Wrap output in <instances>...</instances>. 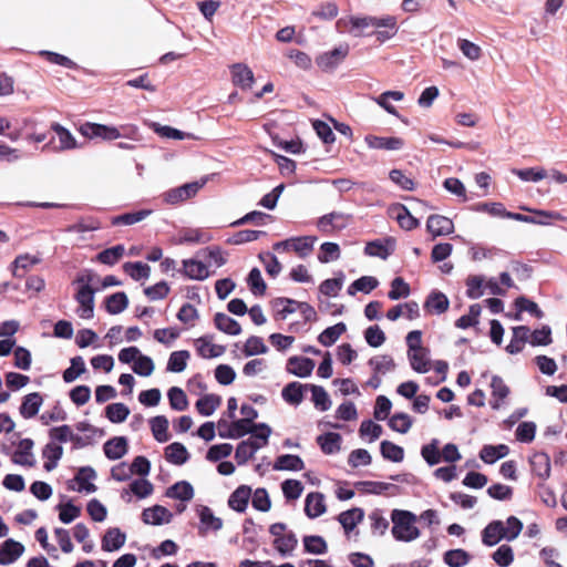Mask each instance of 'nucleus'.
Here are the masks:
<instances>
[{"label": "nucleus", "instance_id": "1", "mask_svg": "<svg viewBox=\"0 0 567 567\" xmlns=\"http://www.w3.org/2000/svg\"><path fill=\"white\" fill-rule=\"evenodd\" d=\"M337 28L341 32H349L354 37H363L365 30L373 28L379 42L392 39L398 32V19L394 16H348L337 21Z\"/></svg>", "mask_w": 567, "mask_h": 567}, {"label": "nucleus", "instance_id": "2", "mask_svg": "<svg viewBox=\"0 0 567 567\" xmlns=\"http://www.w3.org/2000/svg\"><path fill=\"white\" fill-rule=\"evenodd\" d=\"M393 537L399 542L410 543L421 535L416 526L417 517L410 511L393 509L391 513Z\"/></svg>", "mask_w": 567, "mask_h": 567}, {"label": "nucleus", "instance_id": "3", "mask_svg": "<svg viewBox=\"0 0 567 567\" xmlns=\"http://www.w3.org/2000/svg\"><path fill=\"white\" fill-rule=\"evenodd\" d=\"M316 241V236L291 237L276 243L274 249L284 252L293 251L298 257L306 258L312 252Z\"/></svg>", "mask_w": 567, "mask_h": 567}, {"label": "nucleus", "instance_id": "4", "mask_svg": "<svg viewBox=\"0 0 567 567\" xmlns=\"http://www.w3.org/2000/svg\"><path fill=\"white\" fill-rule=\"evenodd\" d=\"M51 127L54 131L56 138H51V141L43 146V150L52 147L54 151H68L78 147L76 140L69 130L58 123L52 124Z\"/></svg>", "mask_w": 567, "mask_h": 567}, {"label": "nucleus", "instance_id": "5", "mask_svg": "<svg viewBox=\"0 0 567 567\" xmlns=\"http://www.w3.org/2000/svg\"><path fill=\"white\" fill-rule=\"evenodd\" d=\"M79 131L87 138L100 137L105 141H113L122 136V133L117 127L97 123H85L80 126Z\"/></svg>", "mask_w": 567, "mask_h": 567}, {"label": "nucleus", "instance_id": "6", "mask_svg": "<svg viewBox=\"0 0 567 567\" xmlns=\"http://www.w3.org/2000/svg\"><path fill=\"white\" fill-rule=\"evenodd\" d=\"M351 216L342 212H332L321 216L317 220V227L320 231L330 234L336 230L346 228L350 221Z\"/></svg>", "mask_w": 567, "mask_h": 567}, {"label": "nucleus", "instance_id": "7", "mask_svg": "<svg viewBox=\"0 0 567 567\" xmlns=\"http://www.w3.org/2000/svg\"><path fill=\"white\" fill-rule=\"evenodd\" d=\"M255 424H250L245 420H236L231 423L220 420L218 422V434L223 439H240L244 435L252 432Z\"/></svg>", "mask_w": 567, "mask_h": 567}, {"label": "nucleus", "instance_id": "8", "mask_svg": "<svg viewBox=\"0 0 567 567\" xmlns=\"http://www.w3.org/2000/svg\"><path fill=\"white\" fill-rule=\"evenodd\" d=\"M509 394L511 389L505 381L498 375H493L491 381V408L493 410L503 409L507 404Z\"/></svg>", "mask_w": 567, "mask_h": 567}, {"label": "nucleus", "instance_id": "9", "mask_svg": "<svg viewBox=\"0 0 567 567\" xmlns=\"http://www.w3.org/2000/svg\"><path fill=\"white\" fill-rule=\"evenodd\" d=\"M96 289L78 288L74 299L79 303L76 313L82 319H92L94 316V295Z\"/></svg>", "mask_w": 567, "mask_h": 567}, {"label": "nucleus", "instance_id": "10", "mask_svg": "<svg viewBox=\"0 0 567 567\" xmlns=\"http://www.w3.org/2000/svg\"><path fill=\"white\" fill-rule=\"evenodd\" d=\"M367 146L371 150L400 151L404 146V140L395 136H378L368 134L364 137Z\"/></svg>", "mask_w": 567, "mask_h": 567}, {"label": "nucleus", "instance_id": "11", "mask_svg": "<svg viewBox=\"0 0 567 567\" xmlns=\"http://www.w3.org/2000/svg\"><path fill=\"white\" fill-rule=\"evenodd\" d=\"M205 181L187 183L181 187L174 188L165 193V200L169 204H176L194 197L198 190L205 185Z\"/></svg>", "mask_w": 567, "mask_h": 567}, {"label": "nucleus", "instance_id": "12", "mask_svg": "<svg viewBox=\"0 0 567 567\" xmlns=\"http://www.w3.org/2000/svg\"><path fill=\"white\" fill-rule=\"evenodd\" d=\"M349 53L348 45H341L331 51L320 54L316 63L323 71H331L339 65Z\"/></svg>", "mask_w": 567, "mask_h": 567}, {"label": "nucleus", "instance_id": "13", "mask_svg": "<svg viewBox=\"0 0 567 567\" xmlns=\"http://www.w3.org/2000/svg\"><path fill=\"white\" fill-rule=\"evenodd\" d=\"M427 231L435 238L454 231L452 219L442 215H431L426 221Z\"/></svg>", "mask_w": 567, "mask_h": 567}, {"label": "nucleus", "instance_id": "14", "mask_svg": "<svg viewBox=\"0 0 567 567\" xmlns=\"http://www.w3.org/2000/svg\"><path fill=\"white\" fill-rule=\"evenodd\" d=\"M173 513L166 507L154 505L145 508L142 513V520L147 525H164L171 523Z\"/></svg>", "mask_w": 567, "mask_h": 567}, {"label": "nucleus", "instance_id": "15", "mask_svg": "<svg viewBox=\"0 0 567 567\" xmlns=\"http://www.w3.org/2000/svg\"><path fill=\"white\" fill-rule=\"evenodd\" d=\"M33 441L23 439L19 442L17 450L12 455V462L18 465L32 467L35 465V458L32 453Z\"/></svg>", "mask_w": 567, "mask_h": 567}, {"label": "nucleus", "instance_id": "16", "mask_svg": "<svg viewBox=\"0 0 567 567\" xmlns=\"http://www.w3.org/2000/svg\"><path fill=\"white\" fill-rule=\"evenodd\" d=\"M196 351L204 359H213L223 355L226 348L221 344H215L210 337H200L195 341Z\"/></svg>", "mask_w": 567, "mask_h": 567}, {"label": "nucleus", "instance_id": "17", "mask_svg": "<svg viewBox=\"0 0 567 567\" xmlns=\"http://www.w3.org/2000/svg\"><path fill=\"white\" fill-rule=\"evenodd\" d=\"M327 511L324 495L319 492H311L305 499V513L309 518H317Z\"/></svg>", "mask_w": 567, "mask_h": 567}, {"label": "nucleus", "instance_id": "18", "mask_svg": "<svg viewBox=\"0 0 567 567\" xmlns=\"http://www.w3.org/2000/svg\"><path fill=\"white\" fill-rule=\"evenodd\" d=\"M233 83L243 90H248L254 84V73L250 68L243 63H236L230 68Z\"/></svg>", "mask_w": 567, "mask_h": 567}, {"label": "nucleus", "instance_id": "19", "mask_svg": "<svg viewBox=\"0 0 567 567\" xmlns=\"http://www.w3.org/2000/svg\"><path fill=\"white\" fill-rule=\"evenodd\" d=\"M315 361L305 357H291L287 362V371L299 378L309 377L315 369Z\"/></svg>", "mask_w": 567, "mask_h": 567}, {"label": "nucleus", "instance_id": "20", "mask_svg": "<svg viewBox=\"0 0 567 567\" xmlns=\"http://www.w3.org/2000/svg\"><path fill=\"white\" fill-rule=\"evenodd\" d=\"M183 271L192 280H205L210 276L208 266L194 258L183 260Z\"/></svg>", "mask_w": 567, "mask_h": 567}, {"label": "nucleus", "instance_id": "21", "mask_svg": "<svg viewBox=\"0 0 567 567\" xmlns=\"http://www.w3.org/2000/svg\"><path fill=\"white\" fill-rule=\"evenodd\" d=\"M103 451L109 460L115 461L122 458L128 451L127 440L124 436H115L106 441Z\"/></svg>", "mask_w": 567, "mask_h": 567}, {"label": "nucleus", "instance_id": "22", "mask_svg": "<svg viewBox=\"0 0 567 567\" xmlns=\"http://www.w3.org/2000/svg\"><path fill=\"white\" fill-rule=\"evenodd\" d=\"M24 551V546L13 539H7L0 547V565L14 563Z\"/></svg>", "mask_w": 567, "mask_h": 567}, {"label": "nucleus", "instance_id": "23", "mask_svg": "<svg viewBox=\"0 0 567 567\" xmlns=\"http://www.w3.org/2000/svg\"><path fill=\"white\" fill-rule=\"evenodd\" d=\"M529 463L533 473L542 481H546L550 476V457L548 454L543 452L534 453L529 458Z\"/></svg>", "mask_w": 567, "mask_h": 567}, {"label": "nucleus", "instance_id": "24", "mask_svg": "<svg viewBox=\"0 0 567 567\" xmlns=\"http://www.w3.org/2000/svg\"><path fill=\"white\" fill-rule=\"evenodd\" d=\"M96 478L95 471L90 466L81 467L75 477L74 481L78 483V492H84L86 494L94 493L96 491V486L93 483V481Z\"/></svg>", "mask_w": 567, "mask_h": 567}, {"label": "nucleus", "instance_id": "25", "mask_svg": "<svg viewBox=\"0 0 567 567\" xmlns=\"http://www.w3.org/2000/svg\"><path fill=\"white\" fill-rule=\"evenodd\" d=\"M125 542V533L117 527L109 528L102 538V549L104 551H115L122 548Z\"/></svg>", "mask_w": 567, "mask_h": 567}, {"label": "nucleus", "instance_id": "26", "mask_svg": "<svg viewBox=\"0 0 567 567\" xmlns=\"http://www.w3.org/2000/svg\"><path fill=\"white\" fill-rule=\"evenodd\" d=\"M505 539L504 522L493 520L482 532V542L486 546H494Z\"/></svg>", "mask_w": 567, "mask_h": 567}, {"label": "nucleus", "instance_id": "27", "mask_svg": "<svg viewBox=\"0 0 567 567\" xmlns=\"http://www.w3.org/2000/svg\"><path fill=\"white\" fill-rule=\"evenodd\" d=\"M250 497L251 488L249 486L241 485L230 494L228 505L231 509L243 513L246 511Z\"/></svg>", "mask_w": 567, "mask_h": 567}, {"label": "nucleus", "instance_id": "28", "mask_svg": "<svg viewBox=\"0 0 567 567\" xmlns=\"http://www.w3.org/2000/svg\"><path fill=\"white\" fill-rule=\"evenodd\" d=\"M251 436L245 440L257 452L268 444L271 429L266 423L255 424V429L250 432Z\"/></svg>", "mask_w": 567, "mask_h": 567}, {"label": "nucleus", "instance_id": "29", "mask_svg": "<svg viewBox=\"0 0 567 567\" xmlns=\"http://www.w3.org/2000/svg\"><path fill=\"white\" fill-rule=\"evenodd\" d=\"M43 403V398L40 393L33 392L29 393L23 398V401L20 406V414L24 419H31L35 416Z\"/></svg>", "mask_w": 567, "mask_h": 567}, {"label": "nucleus", "instance_id": "30", "mask_svg": "<svg viewBox=\"0 0 567 567\" xmlns=\"http://www.w3.org/2000/svg\"><path fill=\"white\" fill-rule=\"evenodd\" d=\"M165 458L174 465H183L189 458V453L185 445L174 442L165 447Z\"/></svg>", "mask_w": 567, "mask_h": 567}, {"label": "nucleus", "instance_id": "31", "mask_svg": "<svg viewBox=\"0 0 567 567\" xmlns=\"http://www.w3.org/2000/svg\"><path fill=\"white\" fill-rule=\"evenodd\" d=\"M165 495L169 498L189 502L194 497V488L190 483L181 481L168 487Z\"/></svg>", "mask_w": 567, "mask_h": 567}, {"label": "nucleus", "instance_id": "32", "mask_svg": "<svg viewBox=\"0 0 567 567\" xmlns=\"http://www.w3.org/2000/svg\"><path fill=\"white\" fill-rule=\"evenodd\" d=\"M342 437L339 433L328 432L317 437L321 451L324 454H334L340 451Z\"/></svg>", "mask_w": 567, "mask_h": 567}, {"label": "nucleus", "instance_id": "33", "mask_svg": "<svg viewBox=\"0 0 567 567\" xmlns=\"http://www.w3.org/2000/svg\"><path fill=\"white\" fill-rule=\"evenodd\" d=\"M509 453V447L505 444L484 445L480 452V457L484 463L493 464L505 457Z\"/></svg>", "mask_w": 567, "mask_h": 567}, {"label": "nucleus", "instance_id": "34", "mask_svg": "<svg viewBox=\"0 0 567 567\" xmlns=\"http://www.w3.org/2000/svg\"><path fill=\"white\" fill-rule=\"evenodd\" d=\"M408 358L411 368L419 373H425L430 370L429 350L423 348L421 350L408 351Z\"/></svg>", "mask_w": 567, "mask_h": 567}, {"label": "nucleus", "instance_id": "35", "mask_svg": "<svg viewBox=\"0 0 567 567\" xmlns=\"http://www.w3.org/2000/svg\"><path fill=\"white\" fill-rule=\"evenodd\" d=\"M42 455L45 458L43 467L51 472L58 466L63 455V447L55 443H48L42 451Z\"/></svg>", "mask_w": 567, "mask_h": 567}, {"label": "nucleus", "instance_id": "36", "mask_svg": "<svg viewBox=\"0 0 567 567\" xmlns=\"http://www.w3.org/2000/svg\"><path fill=\"white\" fill-rule=\"evenodd\" d=\"M393 240L386 239L385 243L381 240H374L367 244L364 252L371 257H379L386 259L393 250Z\"/></svg>", "mask_w": 567, "mask_h": 567}, {"label": "nucleus", "instance_id": "37", "mask_svg": "<svg viewBox=\"0 0 567 567\" xmlns=\"http://www.w3.org/2000/svg\"><path fill=\"white\" fill-rule=\"evenodd\" d=\"M308 388L299 382H290L282 389V399L291 405H299L303 400V390Z\"/></svg>", "mask_w": 567, "mask_h": 567}, {"label": "nucleus", "instance_id": "38", "mask_svg": "<svg viewBox=\"0 0 567 567\" xmlns=\"http://www.w3.org/2000/svg\"><path fill=\"white\" fill-rule=\"evenodd\" d=\"M449 306L450 301L447 297L440 291L432 292L424 303V308L427 311L434 312L436 315L444 313L449 309Z\"/></svg>", "mask_w": 567, "mask_h": 567}, {"label": "nucleus", "instance_id": "39", "mask_svg": "<svg viewBox=\"0 0 567 567\" xmlns=\"http://www.w3.org/2000/svg\"><path fill=\"white\" fill-rule=\"evenodd\" d=\"M392 214L400 227L405 230H412L420 225V221L413 217L410 210L403 205L394 207Z\"/></svg>", "mask_w": 567, "mask_h": 567}, {"label": "nucleus", "instance_id": "40", "mask_svg": "<svg viewBox=\"0 0 567 567\" xmlns=\"http://www.w3.org/2000/svg\"><path fill=\"white\" fill-rule=\"evenodd\" d=\"M151 431L154 439L159 443H165L169 440L168 434V420L164 415H157L150 420Z\"/></svg>", "mask_w": 567, "mask_h": 567}, {"label": "nucleus", "instance_id": "41", "mask_svg": "<svg viewBox=\"0 0 567 567\" xmlns=\"http://www.w3.org/2000/svg\"><path fill=\"white\" fill-rule=\"evenodd\" d=\"M303 467V461L298 455L292 454L280 455L274 464V470L277 471H301Z\"/></svg>", "mask_w": 567, "mask_h": 567}, {"label": "nucleus", "instance_id": "42", "mask_svg": "<svg viewBox=\"0 0 567 567\" xmlns=\"http://www.w3.org/2000/svg\"><path fill=\"white\" fill-rule=\"evenodd\" d=\"M272 545L282 557H287L296 549L298 539L292 532H288L286 536L274 539Z\"/></svg>", "mask_w": 567, "mask_h": 567}, {"label": "nucleus", "instance_id": "43", "mask_svg": "<svg viewBox=\"0 0 567 567\" xmlns=\"http://www.w3.org/2000/svg\"><path fill=\"white\" fill-rule=\"evenodd\" d=\"M128 306V298L125 292H115L105 298V309L111 315L123 312Z\"/></svg>", "mask_w": 567, "mask_h": 567}, {"label": "nucleus", "instance_id": "44", "mask_svg": "<svg viewBox=\"0 0 567 567\" xmlns=\"http://www.w3.org/2000/svg\"><path fill=\"white\" fill-rule=\"evenodd\" d=\"M215 326L218 330L230 336H237L241 332L240 324L231 317L221 312L216 313Z\"/></svg>", "mask_w": 567, "mask_h": 567}, {"label": "nucleus", "instance_id": "45", "mask_svg": "<svg viewBox=\"0 0 567 567\" xmlns=\"http://www.w3.org/2000/svg\"><path fill=\"white\" fill-rule=\"evenodd\" d=\"M363 519V511L360 508H352L341 513L338 517L339 523L344 528L346 533H350Z\"/></svg>", "mask_w": 567, "mask_h": 567}, {"label": "nucleus", "instance_id": "46", "mask_svg": "<svg viewBox=\"0 0 567 567\" xmlns=\"http://www.w3.org/2000/svg\"><path fill=\"white\" fill-rule=\"evenodd\" d=\"M40 261L39 258L31 256L29 254L18 256L12 265V275L18 278H22L24 272L30 269L33 265H37Z\"/></svg>", "mask_w": 567, "mask_h": 567}, {"label": "nucleus", "instance_id": "47", "mask_svg": "<svg viewBox=\"0 0 567 567\" xmlns=\"http://www.w3.org/2000/svg\"><path fill=\"white\" fill-rule=\"evenodd\" d=\"M346 324L343 322H339L324 329L319 334L318 341L324 347H330L341 337L343 332H346Z\"/></svg>", "mask_w": 567, "mask_h": 567}, {"label": "nucleus", "instance_id": "48", "mask_svg": "<svg viewBox=\"0 0 567 567\" xmlns=\"http://www.w3.org/2000/svg\"><path fill=\"white\" fill-rule=\"evenodd\" d=\"M220 396L216 394H206L196 402V409L204 416L212 415L220 405Z\"/></svg>", "mask_w": 567, "mask_h": 567}, {"label": "nucleus", "instance_id": "49", "mask_svg": "<svg viewBox=\"0 0 567 567\" xmlns=\"http://www.w3.org/2000/svg\"><path fill=\"white\" fill-rule=\"evenodd\" d=\"M421 455L430 466H434L442 462L440 441L437 439H432L429 444L423 445L421 449Z\"/></svg>", "mask_w": 567, "mask_h": 567}, {"label": "nucleus", "instance_id": "50", "mask_svg": "<svg viewBox=\"0 0 567 567\" xmlns=\"http://www.w3.org/2000/svg\"><path fill=\"white\" fill-rule=\"evenodd\" d=\"M190 354L187 350L174 351L167 361V371L179 373L186 369Z\"/></svg>", "mask_w": 567, "mask_h": 567}, {"label": "nucleus", "instance_id": "51", "mask_svg": "<svg viewBox=\"0 0 567 567\" xmlns=\"http://www.w3.org/2000/svg\"><path fill=\"white\" fill-rule=\"evenodd\" d=\"M152 214L151 209H141L137 212L126 213L112 218L113 225H134L137 224L145 218H147Z\"/></svg>", "mask_w": 567, "mask_h": 567}, {"label": "nucleus", "instance_id": "52", "mask_svg": "<svg viewBox=\"0 0 567 567\" xmlns=\"http://www.w3.org/2000/svg\"><path fill=\"white\" fill-rule=\"evenodd\" d=\"M125 254L123 245H116L97 254L96 259L104 265H115Z\"/></svg>", "mask_w": 567, "mask_h": 567}, {"label": "nucleus", "instance_id": "53", "mask_svg": "<svg viewBox=\"0 0 567 567\" xmlns=\"http://www.w3.org/2000/svg\"><path fill=\"white\" fill-rule=\"evenodd\" d=\"M130 415V409L124 403H111L105 408V416L112 423H122Z\"/></svg>", "mask_w": 567, "mask_h": 567}, {"label": "nucleus", "instance_id": "54", "mask_svg": "<svg viewBox=\"0 0 567 567\" xmlns=\"http://www.w3.org/2000/svg\"><path fill=\"white\" fill-rule=\"evenodd\" d=\"M369 365L372 368L375 374H385L395 368V363L392 357L386 354L371 358L369 360Z\"/></svg>", "mask_w": 567, "mask_h": 567}, {"label": "nucleus", "instance_id": "55", "mask_svg": "<svg viewBox=\"0 0 567 567\" xmlns=\"http://www.w3.org/2000/svg\"><path fill=\"white\" fill-rule=\"evenodd\" d=\"M378 285H379V281H378L377 278L371 277V276H363V277L354 280L350 285V287L348 288V293L349 295H354L358 291H361V292H364V293H369L374 288H377Z\"/></svg>", "mask_w": 567, "mask_h": 567}, {"label": "nucleus", "instance_id": "56", "mask_svg": "<svg viewBox=\"0 0 567 567\" xmlns=\"http://www.w3.org/2000/svg\"><path fill=\"white\" fill-rule=\"evenodd\" d=\"M124 271L134 280L147 279L151 274V268L148 265L143 264L141 261L136 262H125L123 265Z\"/></svg>", "mask_w": 567, "mask_h": 567}, {"label": "nucleus", "instance_id": "57", "mask_svg": "<svg viewBox=\"0 0 567 567\" xmlns=\"http://www.w3.org/2000/svg\"><path fill=\"white\" fill-rule=\"evenodd\" d=\"M380 451L382 456L391 462L399 463L404 458V450L390 441H382Z\"/></svg>", "mask_w": 567, "mask_h": 567}, {"label": "nucleus", "instance_id": "58", "mask_svg": "<svg viewBox=\"0 0 567 567\" xmlns=\"http://www.w3.org/2000/svg\"><path fill=\"white\" fill-rule=\"evenodd\" d=\"M305 551L313 555H322L327 551L328 546L321 536H305L303 539Z\"/></svg>", "mask_w": 567, "mask_h": 567}, {"label": "nucleus", "instance_id": "59", "mask_svg": "<svg viewBox=\"0 0 567 567\" xmlns=\"http://www.w3.org/2000/svg\"><path fill=\"white\" fill-rule=\"evenodd\" d=\"M471 556L464 549H451L444 554V561L450 567H463L468 564Z\"/></svg>", "mask_w": 567, "mask_h": 567}, {"label": "nucleus", "instance_id": "60", "mask_svg": "<svg viewBox=\"0 0 567 567\" xmlns=\"http://www.w3.org/2000/svg\"><path fill=\"white\" fill-rule=\"evenodd\" d=\"M167 396L169 400V405L175 411H184L188 406L187 396L183 389L178 386H173L168 390Z\"/></svg>", "mask_w": 567, "mask_h": 567}, {"label": "nucleus", "instance_id": "61", "mask_svg": "<svg viewBox=\"0 0 567 567\" xmlns=\"http://www.w3.org/2000/svg\"><path fill=\"white\" fill-rule=\"evenodd\" d=\"M268 347L265 344L260 337H249L243 348V352L246 357H252L257 354L267 353Z\"/></svg>", "mask_w": 567, "mask_h": 567}, {"label": "nucleus", "instance_id": "62", "mask_svg": "<svg viewBox=\"0 0 567 567\" xmlns=\"http://www.w3.org/2000/svg\"><path fill=\"white\" fill-rule=\"evenodd\" d=\"M482 308L478 303L470 306L468 312L462 317H460L455 326L460 329H467L478 323V317L481 315Z\"/></svg>", "mask_w": 567, "mask_h": 567}, {"label": "nucleus", "instance_id": "63", "mask_svg": "<svg viewBox=\"0 0 567 567\" xmlns=\"http://www.w3.org/2000/svg\"><path fill=\"white\" fill-rule=\"evenodd\" d=\"M85 363L82 357H74L71 359V367L63 372V380L66 383L75 381L82 373L85 372Z\"/></svg>", "mask_w": 567, "mask_h": 567}, {"label": "nucleus", "instance_id": "64", "mask_svg": "<svg viewBox=\"0 0 567 567\" xmlns=\"http://www.w3.org/2000/svg\"><path fill=\"white\" fill-rule=\"evenodd\" d=\"M340 258V247L336 243H323L320 247L318 260L322 264L338 260Z\"/></svg>", "mask_w": 567, "mask_h": 567}]
</instances>
